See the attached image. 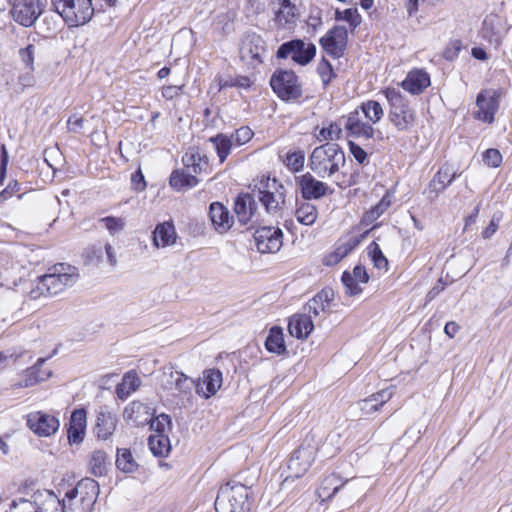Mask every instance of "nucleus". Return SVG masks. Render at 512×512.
<instances>
[{
	"instance_id": "f257e3e1",
	"label": "nucleus",
	"mask_w": 512,
	"mask_h": 512,
	"mask_svg": "<svg viewBox=\"0 0 512 512\" xmlns=\"http://www.w3.org/2000/svg\"><path fill=\"white\" fill-rule=\"evenodd\" d=\"M77 269L65 263L54 265L50 272L37 278L29 292L31 299L53 296L73 286L78 280Z\"/></svg>"
},
{
	"instance_id": "f03ea898",
	"label": "nucleus",
	"mask_w": 512,
	"mask_h": 512,
	"mask_svg": "<svg viewBox=\"0 0 512 512\" xmlns=\"http://www.w3.org/2000/svg\"><path fill=\"white\" fill-rule=\"evenodd\" d=\"M346 163L343 149L336 143L327 142L313 149L308 167L318 177L330 178Z\"/></svg>"
},
{
	"instance_id": "7ed1b4c3",
	"label": "nucleus",
	"mask_w": 512,
	"mask_h": 512,
	"mask_svg": "<svg viewBox=\"0 0 512 512\" xmlns=\"http://www.w3.org/2000/svg\"><path fill=\"white\" fill-rule=\"evenodd\" d=\"M100 487L92 478L80 480L62 498L64 512H92Z\"/></svg>"
},
{
	"instance_id": "20e7f679",
	"label": "nucleus",
	"mask_w": 512,
	"mask_h": 512,
	"mask_svg": "<svg viewBox=\"0 0 512 512\" xmlns=\"http://www.w3.org/2000/svg\"><path fill=\"white\" fill-rule=\"evenodd\" d=\"M249 488L241 483L229 481L221 486L216 500L217 512H247Z\"/></svg>"
},
{
	"instance_id": "39448f33",
	"label": "nucleus",
	"mask_w": 512,
	"mask_h": 512,
	"mask_svg": "<svg viewBox=\"0 0 512 512\" xmlns=\"http://www.w3.org/2000/svg\"><path fill=\"white\" fill-rule=\"evenodd\" d=\"M319 449V441L315 435L308 434L302 444L291 454L287 462L288 475L284 479L286 483L290 478L302 477L311 467Z\"/></svg>"
},
{
	"instance_id": "423d86ee",
	"label": "nucleus",
	"mask_w": 512,
	"mask_h": 512,
	"mask_svg": "<svg viewBox=\"0 0 512 512\" xmlns=\"http://www.w3.org/2000/svg\"><path fill=\"white\" fill-rule=\"evenodd\" d=\"M52 6L69 27L84 25L94 15L92 0H52Z\"/></svg>"
},
{
	"instance_id": "0eeeda50",
	"label": "nucleus",
	"mask_w": 512,
	"mask_h": 512,
	"mask_svg": "<svg viewBox=\"0 0 512 512\" xmlns=\"http://www.w3.org/2000/svg\"><path fill=\"white\" fill-rule=\"evenodd\" d=\"M385 97L389 104V120L398 131L409 130L416 119L415 112L408 101L395 88H386Z\"/></svg>"
},
{
	"instance_id": "6e6552de",
	"label": "nucleus",
	"mask_w": 512,
	"mask_h": 512,
	"mask_svg": "<svg viewBox=\"0 0 512 512\" xmlns=\"http://www.w3.org/2000/svg\"><path fill=\"white\" fill-rule=\"evenodd\" d=\"M270 86L278 98L285 102L298 101L303 95L300 79L292 70H275L270 78Z\"/></svg>"
},
{
	"instance_id": "1a4fd4ad",
	"label": "nucleus",
	"mask_w": 512,
	"mask_h": 512,
	"mask_svg": "<svg viewBox=\"0 0 512 512\" xmlns=\"http://www.w3.org/2000/svg\"><path fill=\"white\" fill-rule=\"evenodd\" d=\"M316 55V46L311 42L302 39H292L282 43L276 53L277 58H291L298 65L306 66Z\"/></svg>"
},
{
	"instance_id": "9d476101",
	"label": "nucleus",
	"mask_w": 512,
	"mask_h": 512,
	"mask_svg": "<svg viewBox=\"0 0 512 512\" xmlns=\"http://www.w3.org/2000/svg\"><path fill=\"white\" fill-rule=\"evenodd\" d=\"M160 383L163 390L185 397H190L195 387V381L191 377L172 367L164 369Z\"/></svg>"
},
{
	"instance_id": "9b49d317",
	"label": "nucleus",
	"mask_w": 512,
	"mask_h": 512,
	"mask_svg": "<svg viewBox=\"0 0 512 512\" xmlns=\"http://www.w3.org/2000/svg\"><path fill=\"white\" fill-rule=\"evenodd\" d=\"M253 237L257 250L262 254L276 253L283 244V232L279 227H259L255 230Z\"/></svg>"
},
{
	"instance_id": "f8f14e48",
	"label": "nucleus",
	"mask_w": 512,
	"mask_h": 512,
	"mask_svg": "<svg viewBox=\"0 0 512 512\" xmlns=\"http://www.w3.org/2000/svg\"><path fill=\"white\" fill-rule=\"evenodd\" d=\"M266 54V42L261 35L255 32H247L240 48L241 58L250 65L255 66L263 63Z\"/></svg>"
},
{
	"instance_id": "ddd939ff",
	"label": "nucleus",
	"mask_w": 512,
	"mask_h": 512,
	"mask_svg": "<svg viewBox=\"0 0 512 512\" xmlns=\"http://www.w3.org/2000/svg\"><path fill=\"white\" fill-rule=\"evenodd\" d=\"M26 424L39 437L52 436L60 427V421L55 415L43 411L29 413L26 416Z\"/></svg>"
},
{
	"instance_id": "4468645a",
	"label": "nucleus",
	"mask_w": 512,
	"mask_h": 512,
	"mask_svg": "<svg viewBox=\"0 0 512 512\" xmlns=\"http://www.w3.org/2000/svg\"><path fill=\"white\" fill-rule=\"evenodd\" d=\"M343 127L347 137L369 140L375 135L372 124L365 122L359 109L342 116Z\"/></svg>"
},
{
	"instance_id": "2eb2a0df",
	"label": "nucleus",
	"mask_w": 512,
	"mask_h": 512,
	"mask_svg": "<svg viewBox=\"0 0 512 512\" xmlns=\"http://www.w3.org/2000/svg\"><path fill=\"white\" fill-rule=\"evenodd\" d=\"M297 190L303 200H318L326 196L329 186L321 180L316 179L310 172L295 177Z\"/></svg>"
},
{
	"instance_id": "dca6fc26",
	"label": "nucleus",
	"mask_w": 512,
	"mask_h": 512,
	"mask_svg": "<svg viewBox=\"0 0 512 512\" xmlns=\"http://www.w3.org/2000/svg\"><path fill=\"white\" fill-rule=\"evenodd\" d=\"M40 14V0H15L11 9L13 19L24 27L32 26Z\"/></svg>"
},
{
	"instance_id": "f3484780",
	"label": "nucleus",
	"mask_w": 512,
	"mask_h": 512,
	"mask_svg": "<svg viewBox=\"0 0 512 512\" xmlns=\"http://www.w3.org/2000/svg\"><path fill=\"white\" fill-rule=\"evenodd\" d=\"M284 186L273 179L272 184H267V189H259L257 197L269 214H275L285 202Z\"/></svg>"
},
{
	"instance_id": "a211bd4d",
	"label": "nucleus",
	"mask_w": 512,
	"mask_h": 512,
	"mask_svg": "<svg viewBox=\"0 0 512 512\" xmlns=\"http://www.w3.org/2000/svg\"><path fill=\"white\" fill-rule=\"evenodd\" d=\"M347 31L344 28L335 27L329 30L320 39L321 47L333 58H340L346 47Z\"/></svg>"
},
{
	"instance_id": "6ab92c4d",
	"label": "nucleus",
	"mask_w": 512,
	"mask_h": 512,
	"mask_svg": "<svg viewBox=\"0 0 512 512\" xmlns=\"http://www.w3.org/2000/svg\"><path fill=\"white\" fill-rule=\"evenodd\" d=\"M478 111L475 117L483 122L492 123L499 107L498 97L494 91L480 92L476 99Z\"/></svg>"
},
{
	"instance_id": "aec40b11",
	"label": "nucleus",
	"mask_w": 512,
	"mask_h": 512,
	"mask_svg": "<svg viewBox=\"0 0 512 512\" xmlns=\"http://www.w3.org/2000/svg\"><path fill=\"white\" fill-rule=\"evenodd\" d=\"M456 178V173L451 172L448 166H442L429 182L424 191L430 201H434Z\"/></svg>"
},
{
	"instance_id": "412c9836",
	"label": "nucleus",
	"mask_w": 512,
	"mask_h": 512,
	"mask_svg": "<svg viewBox=\"0 0 512 512\" xmlns=\"http://www.w3.org/2000/svg\"><path fill=\"white\" fill-rule=\"evenodd\" d=\"M209 218L215 230L220 233H226L234 223L233 216L229 210L220 202H212L209 206Z\"/></svg>"
},
{
	"instance_id": "4be33fe9",
	"label": "nucleus",
	"mask_w": 512,
	"mask_h": 512,
	"mask_svg": "<svg viewBox=\"0 0 512 512\" xmlns=\"http://www.w3.org/2000/svg\"><path fill=\"white\" fill-rule=\"evenodd\" d=\"M86 424V410L83 408L75 409L72 412L69 421L68 441L70 444H80L84 440Z\"/></svg>"
},
{
	"instance_id": "5701e85b",
	"label": "nucleus",
	"mask_w": 512,
	"mask_h": 512,
	"mask_svg": "<svg viewBox=\"0 0 512 512\" xmlns=\"http://www.w3.org/2000/svg\"><path fill=\"white\" fill-rule=\"evenodd\" d=\"M334 300V292L330 288L322 289L304 307L307 315L318 317L321 313L328 312L331 302Z\"/></svg>"
},
{
	"instance_id": "b1692460",
	"label": "nucleus",
	"mask_w": 512,
	"mask_h": 512,
	"mask_svg": "<svg viewBox=\"0 0 512 512\" xmlns=\"http://www.w3.org/2000/svg\"><path fill=\"white\" fill-rule=\"evenodd\" d=\"M222 385V372L218 369L204 371L202 383H195L196 391L206 399L210 398L220 389Z\"/></svg>"
},
{
	"instance_id": "393cba45",
	"label": "nucleus",
	"mask_w": 512,
	"mask_h": 512,
	"mask_svg": "<svg viewBox=\"0 0 512 512\" xmlns=\"http://www.w3.org/2000/svg\"><path fill=\"white\" fill-rule=\"evenodd\" d=\"M116 414L101 408L97 413L95 433L98 439L107 440L111 437L117 426Z\"/></svg>"
},
{
	"instance_id": "a878e982",
	"label": "nucleus",
	"mask_w": 512,
	"mask_h": 512,
	"mask_svg": "<svg viewBox=\"0 0 512 512\" xmlns=\"http://www.w3.org/2000/svg\"><path fill=\"white\" fill-rule=\"evenodd\" d=\"M314 330V324L311 315L306 313L295 314L289 319L288 331L291 336L297 339H306Z\"/></svg>"
},
{
	"instance_id": "bb28decb",
	"label": "nucleus",
	"mask_w": 512,
	"mask_h": 512,
	"mask_svg": "<svg viewBox=\"0 0 512 512\" xmlns=\"http://www.w3.org/2000/svg\"><path fill=\"white\" fill-rule=\"evenodd\" d=\"M256 211V202L254 197L249 194H240L234 202V212L238 221L246 225L253 217Z\"/></svg>"
},
{
	"instance_id": "cd10ccee",
	"label": "nucleus",
	"mask_w": 512,
	"mask_h": 512,
	"mask_svg": "<svg viewBox=\"0 0 512 512\" xmlns=\"http://www.w3.org/2000/svg\"><path fill=\"white\" fill-rule=\"evenodd\" d=\"M429 85L430 77L423 70L410 71L401 82L402 88L413 95L422 93Z\"/></svg>"
},
{
	"instance_id": "c85d7f7f",
	"label": "nucleus",
	"mask_w": 512,
	"mask_h": 512,
	"mask_svg": "<svg viewBox=\"0 0 512 512\" xmlns=\"http://www.w3.org/2000/svg\"><path fill=\"white\" fill-rule=\"evenodd\" d=\"M151 408L141 403L133 401L125 407L123 416L126 420L134 422L136 425H145L151 420Z\"/></svg>"
},
{
	"instance_id": "c756f323",
	"label": "nucleus",
	"mask_w": 512,
	"mask_h": 512,
	"mask_svg": "<svg viewBox=\"0 0 512 512\" xmlns=\"http://www.w3.org/2000/svg\"><path fill=\"white\" fill-rule=\"evenodd\" d=\"M32 498L38 502L39 512H64L62 499L50 490L34 493Z\"/></svg>"
},
{
	"instance_id": "7c9ffc66",
	"label": "nucleus",
	"mask_w": 512,
	"mask_h": 512,
	"mask_svg": "<svg viewBox=\"0 0 512 512\" xmlns=\"http://www.w3.org/2000/svg\"><path fill=\"white\" fill-rule=\"evenodd\" d=\"M348 482L349 480L343 481L339 475L332 473L323 478L317 489V495L321 501L330 500Z\"/></svg>"
},
{
	"instance_id": "2f4dec72",
	"label": "nucleus",
	"mask_w": 512,
	"mask_h": 512,
	"mask_svg": "<svg viewBox=\"0 0 512 512\" xmlns=\"http://www.w3.org/2000/svg\"><path fill=\"white\" fill-rule=\"evenodd\" d=\"M176 230L172 222L158 224L153 231V244L156 247H166L176 242Z\"/></svg>"
},
{
	"instance_id": "473e14b6",
	"label": "nucleus",
	"mask_w": 512,
	"mask_h": 512,
	"mask_svg": "<svg viewBox=\"0 0 512 512\" xmlns=\"http://www.w3.org/2000/svg\"><path fill=\"white\" fill-rule=\"evenodd\" d=\"M141 385V379L135 371L124 374L121 382L116 386V394L119 399L126 400Z\"/></svg>"
},
{
	"instance_id": "72a5a7b5",
	"label": "nucleus",
	"mask_w": 512,
	"mask_h": 512,
	"mask_svg": "<svg viewBox=\"0 0 512 512\" xmlns=\"http://www.w3.org/2000/svg\"><path fill=\"white\" fill-rule=\"evenodd\" d=\"M265 348L268 352L277 355H284L287 353L284 334L281 327L274 326L269 330L265 341Z\"/></svg>"
},
{
	"instance_id": "f704fd0d",
	"label": "nucleus",
	"mask_w": 512,
	"mask_h": 512,
	"mask_svg": "<svg viewBox=\"0 0 512 512\" xmlns=\"http://www.w3.org/2000/svg\"><path fill=\"white\" fill-rule=\"evenodd\" d=\"M392 395L393 392L391 389H382L370 397L361 400L359 402L360 409L366 413L377 411L379 407L383 406L392 398Z\"/></svg>"
},
{
	"instance_id": "c9c22d12",
	"label": "nucleus",
	"mask_w": 512,
	"mask_h": 512,
	"mask_svg": "<svg viewBox=\"0 0 512 512\" xmlns=\"http://www.w3.org/2000/svg\"><path fill=\"white\" fill-rule=\"evenodd\" d=\"M198 182V179L194 175L180 170L173 171L169 179L170 186L177 191L193 188Z\"/></svg>"
},
{
	"instance_id": "e433bc0d",
	"label": "nucleus",
	"mask_w": 512,
	"mask_h": 512,
	"mask_svg": "<svg viewBox=\"0 0 512 512\" xmlns=\"http://www.w3.org/2000/svg\"><path fill=\"white\" fill-rule=\"evenodd\" d=\"M209 142L213 144L220 163H223L229 156L234 145L232 138L227 134L218 133L217 135L210 137Z\"/></svg>"
},
{
	"instance_id": "4c0bfd02",
	"label": "nucleus",
	"mask_w": 512,
	"mask_h": 512,
	"mask_svg": "<svg viewBox=\"0 0 512 512\" xmlns=\"http://www.w3.org/2000/svg\"><path fill=\"white\" fill-rule=\"evenodd\" d=\"M392 196L389 193H386L378 204L371 207L368 211H366L362 217L361 223L363 225H370L374 221H376L384 212L390 207L392 203Z\"/></svg>"
},
{
	"instance_id": "58836bf2",
	"label": "nucleus",
	"mask_w": 512,
	"mask_h": 512,
	"mask_svg": "<svg viewBox=\"0 0 512 512\" xmlns=\"http://www.w3.org/2000/svg\"><path fill=\"white\" fill-rule=\"evenodd\" d=\"M52 375V371L50 369H45L43 371V375H38V365H33L28 368L21 380L15 384L16 387H31L36 385L39 382L47 380Z\"/></svg>"
},
{
	"instance_id": "ea45409f",
	"label": "nucleus",
	"mask_w": 512,
	"mask_h": 512,
	"mask_svg": "<svg viewBox=\"0 0 512 512\" xmlns=\"http://www.w3.org/2000/svg\"><path fill=\"white\" fill-rule=\"evenodd\" d=\"M295 215L299 223L310 226L317 220L318 210L314 204L305 200L298 204Z\"/></svg>"
},
{
	"instance_id": "a19ab883",
	"label": "nucleus",
	"mask_w": 512,
	"mask_h": 512,
	"mask_svg": "<svg viewBox=\"0 0 512 512\" xmlns=\"http://www.w3.org/2000/svg\"><path fill=\"white\" fill-rule=\"evenodd\" d=\"M357 109L360 110L361 115L364 114L365 118L372 125L378 123L384 116V110L378 101L368 100L363 102Z\"/></svg>"
},
{
	"instance_id": "79ce46f5",
	"label": "nucleus",
	"mask_w": 512,
	"mask_h": 512,
	"mask_svg": "<svg viewBox=\"0 0 512 512\" xmlns=\"http://www.w3.org/2000/svg\"><path fill=\"white\" fill-rule=\"evenodd\" d=\"M148 445L154 456L165 457L171 449L170 440L165 434H155L148 438Z\"/></svg>"
},
{
	"instance_id": "37998d69",
	"label": "nucleus",
	"mask_w": 512,
	"mask_h": 512,
	"mask_svg": "<svg viewBox=\"0 0 512 512\" xmlns=\"http://www.w3.org/2000/svg\"><path fill=\"white\" fill-rule=\"evenodd\" d=\"M279 9L276 11L275 21L281 27L294 22L295 19V6L290 0H278Z\"/></svg>"
},
{
	"instance_id": "c03bdc74",
	"label": "nucleus",
	"mask_w": 512,
	"mask_h": 512,
	"mask_svg": "<svg viewBox=\"0 0 512 512\" xmlns=\"http://www.w3.org/2000/svg\"><path fill=\"white\" fill-rule=\"evenodd\" d=\"M183 164L195 174H200L208 167V159L200 153H186L182 158Z\"/></svg>"
},
{
	"instance_id": "a18cd8bd",
	"label": "nucleus",
	"mask_w": 512,
	"mask_h": 512,
	"mask_svg": "<svg viewBox=\"0 0 512 512\" xmlns=\"http://www.w3.org/2000/svg\"><path fill=\"white\" fill-rule=\"evenodd\" d=\"M344 132L342 117H340L337 121L330 123L328 127L321 128L318 138L320 140H340L343 138Z\"/></svg>"
},
{
	"instance_id": "49530a36",
	"label": "nucleus",
	"mask_w": 512,
	"mask_h": 512,
	"mask_svg": "<svg viewBox=\"0 0 512 512\" xmlns=\"http://www.w3.org/2000/svg\"><path fill=\"white\" fill-rule=\"evenodd\" d=\"M116 466L125 473H132L137 470L138 464L133 458L129 449H118Z\"/></svg>"
},
{
	"instance_id": "de8ad7c7",
	"label": "nucleus",
	"mask_w": 512,
	"mask_h": 512,
	"mask_svg": "<svg viewBox=\"0 0 512 512\" xmlns=\"http://www.w3.org/2000/svg\"><path fill=\"white\" fill-rule=\"evenodd\" d=\"M106 453L102 450H96L91 454L89 460V470L96 477L106 473Z\"/></svg>"
},
{
	"instance_id": "09e8293b",
	"label": "nucleus",
	"mask_w": 512,
	"mask_h": 512,
	"mask_svg": "<svg viewBox=\"0 0 512 512\" xmlns=\"http://www.w3.org/2000/svg\"><path fill=\"white\" fill-rule=\"evenodd\" d=\"M285 165L292 172L303 170L305 163V153L303 150L289 151L286 154Z\"/></svg>"
},
{
	"instance_id": "8fccbe9b",
	"label": "nucleus",
	"mask_w": 512,
	"mask_h": 512,
	"mask_svg": "<svg viewBox=\"0 0 512 512\" xmlns=\"http://www.w3.org/2000/svg\"><path fill=\"white\" fill-rule=\"evenodd\" d=\"M235 19V13L225 12L216 16L215 24L216 28L222 35H228L233 32V22Z\"/></svg>"
},
{
	"instance_id": "3c124183",
	"label": "nucleus",
	"mask_w": 512,
	"mask_h": 512,
	"mask_svg": "<svg viewBox=\"0 0 512 512\" xmlns=\"http://www.w3.org/2000/svg\"><path fill=\"white\" fill-rule=\"evenodd\" d=\"M317 73L322 81L323 87L326 88L336 77V73L332 64L324 57L317 66Z\"/></svg>"
},
{
	"instance_id": "603ef678",
	"label": "nucleus",
	"mask_w": 512,
	"mask_h": 512,
	"mask_svg": "<svg viewBox=\"0 0 512 512\" xmlns=\"http://www.w3.org/2000/svg\"><path fill=\"white\" fill-rule=\"evenodd\" d=\"M6 512H39L38 502L25 498H18L11 502L9 510Z\"/></svg>"
},
{
	"instance_id": "864d4df0",
	"label": "nucleus",
	"mask_w": 512,
	"mask_h": 512,
	"mask_svg": "<svg viewBox=\"0 0 512 512\" xmlns=\"http://www.w3.org/2000/svg\"><path fill=\"white\" fill-rule=\"evenodd\" d=\"M369 255L371 256V259L378 269H385L388 268V260L383 254L381 248L376 242H372L369 247Z\"/></svg>"
},
{
	"instance_id": "5fc2aeb1",
	"label": "nucleus",
	"mask_w": 512,
	"mask_h": 512,
	"mask_svg": "<svg viewBox=\"0 0 512 512\" xmlns=\"http://www.w3.org/2000/svg\"><path fill=\"white\" fill-rule=\"evenodd\" d=\"M336 20H342L350 24L352 28H356L360 22L361 17L356 8H348L344 11H335Z\"/></svg>"
},
{
	"instance_id": "6e6d98bb",
	"label": "nucleus",
	"mask_w": 512,
	"mask_h": 512,
	"mask_svg": "<svg viewBox=\"0 0 512 512\" xmlns=\"http://www.w3.org/2000/svg\"><path fill=\"white\" fill-rule=\"evenodd\" d=\"M482 161L488 167L498 168L502 164L503 157L498 149L489 148L482 153Z\"/></svg>"
},
{
	"instance_id": "4d7b16f0",
	"label": "nucleus",
	"mask_w": 512,
	"mask_h": 512,
	"mask_svg": "<svg viewBox=\"0 0 512 512\" xmlns=\"http://www.w3.org/2000/svg\"><path fill=\"white\" fill-rule=\"evenodd\" d=\"M253 135L254 133L249 127L242 126L239 129H237L234 133H232L229 137L232 138L234 145L242 146L248 143L252 139Z\"/></svg>"
},
{
	"instance_id": "13d9d810",
	"label": "nucleus",
	"mask_w": 512,
	"mask_h": 512,
	"mask_svg": "<svg viewBox=\"0 0 512 512\" xmlns=\"http://www.w3.org/2000/svg\"><path fill=\"white\" fill-rule=\"evenodd\" d=\"M348 147L349 152L351 153V155L358 164L362 166L369 164L368 153L360 145H358L354 141H349Z\"/></svg>"
},
{
	"instance_id": "bf43d9fd",
	"label": "nucleus",
	"mask_w": 512,
	"mask_h": 512,
	"mask_svg": "<svg viewBox=\"0 0 512 512\" xmlns=\"http://www.w3.org/2000/svg\"><path fill=\"white\" fill-rule=\"evenodd\" d=\"M342 283L346 288V293L354 296L362 292V289L359 287V282L355 280L352 274L349 271H344L341 277Z\"/></svg>"
},
{
	"instance_id": "052dcab7",
	"label": "nucleus",
	"mask_w": 512,
	"mask_h": 512,
	"mask_svg": "<svg viewBox=\"0 0 512 512\" xmlns=\"http://www.w3.org/2000/svg\"><path fill=\"white\" fill-rule=\"evenodd\" d=\"M149 423L151 429L155 430L156 434H164L166 428H170L171 426V419L166 414H160L154 419L151 417Z\"/></svg>"
},
{
	"instance_id": "680f3d73",
	"label": "nucleus",
	"mask_w": 512,
	"mask_h": 512,
	"mask_svg": "<svg viewBox=\"0 0 512 512\" xmlns=\"http://www.w3.org/2000/svg\"><path fill=\"white\" fill-rule=\"evenodd\" d=\"M101 222H103L105 224V227L108 229V231L111 234L117 233L124 226V223L120 218H116V217H112V216L102 218Z\"/></svg>"
},
{
	"instance_id": "e2e57ef3",
	"label": "nucleus",
	"mask_w": 512,
	"mask_h": 512,
	"mask_svg": "<svg viewBox=\"0 0 512 512\" xmlns=\"http://www.w3.org/2000/svg\"><path fill=\"white\" fill-rule=\"evenodd\" d=\"M500 218L501 217L498 216L497 214H494L492 216V219H491L490 223L488 224V226L482 232V237L484 239H489V238H491L496 233V231L498 229V226H499Z\"/></svg>"
},
{
	"instance_id": "0e129e2a",
	"label": "nucleus",
	"mask_w": 512,
	"mask_h": 512,
	"mask_svg": "<svg viewBox=\"0 0 512 512\" xmlns=\"http://www.w3.org/2000/svg\"><path fill=\"white\" fill-rule=\"evenodd\" d=\"M20 190V184L17 181H11L7 187L0 192V202L7 200L12 197L16 192Z\"/></svg>"
},
{
	"instance_id": "69168bd1",
	"label": "nucleus",
	"mask_w": 512,
	"mask_h": 512,
	"mask_svg": "<svg viewBox=\"0 0 512 512\" xmlns=\"http://www.w3.org/2000/svg\"><path fill=\"white\" fill-rule=\"evenodd\" d=\"M131 182L136 191H143L146 187L144 175L141 172V170H137L135 173L132 174Z\"/></svg>"
},
{
	"instance_id": "338daca9",
	"label": "nucleus",
	"mask_w": 512,
	"mask_h": 512,
	"mask_svg": "<svg viewBox=\"0 0 512 512\" xmlns=\"http://www.w3.org/2000/svg\"><path fill=\"white\" fill-rule=\"evenodd\" d=\"M67 124H68L70 131H72L74 133H78L84 126V119H83V117H78L77 115L74 114L69 117Z\"/></svg>"
},
{
	"instance_id": "774afa93",
	"label": "nucleus",
	"mask_w": 512,
	"mask_h": 512,
	"mask_svg": "<svg viewBox=\"0 0 512 512\" xmlns=\"http://www.w3.org/2000/svg\"><path fill=\"white\" fill-rule=\"evenodd\" d=\"M351 274L359 283H367L369 281V275L362 265H356Z\"/></svg>"
}]
</instances>
